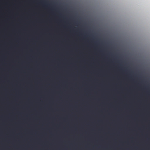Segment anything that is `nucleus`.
Segmentation results:
<instances>
[{"instance_id": "nucleus-1", "label": "nucleus", "mask_w": 150, "mask_h": 150, "mask_svg": "<svg viewBox=\"0 0 150 150\" xmlns=\"http://www.w3.org/2000/svg\"><path fill=\"white\" fill-rule=\"evenodd\" d=\"M7 40H9V0H7Z\"/></svg>"}]
</instances>
